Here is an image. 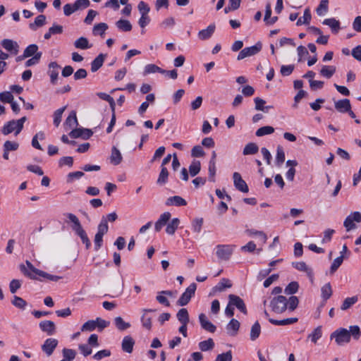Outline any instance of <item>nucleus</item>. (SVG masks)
I'll return each instance as SVG.
<instances>
[{
    "label": "nucleus",
    "mask_w": 361,
    "mask_h": 361,
    "mask_svg": "<svg viewBox=\"0 0 361 361\" xmlns=\"http://www.w3.org/2000/svg\"><path fill=\"white\" fill-rule=\"evenodd\" d=\"M60 68L61 66L55 61L51 62L49 64L47 73L50 77V82L52 85H56L57 83Z\"/></svg>",
    "instance_id": "10"
},
{
    "label": "nucleus",
    "mask_w": 361,
    "mask_h": 361,
    "mask_svg": "<svg viewBox=\"0 0 361 361\" xmlns=\"http://www.w3.org/2000/svg\"><path fill=\"white\" fill-rule=\"evenodd\" d=\"M11 303L17 308L24 310L27 306V302L22 298L14 295Z\"/></svg>",
    "instance_id": "50"
},
{
    "label": "nucleus",
    "mask_w": 361,
    "mask_h": 361,
    "mask_svg": "<svg viewBox=\"0 0 361 361\" xmlns=\"http://www.w3.org/2000/svg\"><path fill=\"white\" fill-rule=\"evenodd\" d=\"M155 310L152 309H143L142 310V317H141V322L142 326L147 329L150 330L152 329V317L149 315L150 312H154Z\"/></svg>",
    "instance_id": "15"
},
{
    "label": "nucleus",
    "mask_w": 361,
    "mask_h": 361,
    "mask_svg": "<svg viewBox=\"0 0 361 361\" xmlns=\"http://www.w3.org/2000/svg\"><path fill=\"white\" fill-rule=\"evenodd\" d=\"M180 224V219L178 218H174L171 219L166 224V232L169 235H173L178 228Z\"/></svg>",
    "instance_id": "29"
},
{
    "label": "nucleus",
    "mask_w": 361,
    "mask_h": 361,
    "mask_svg": "<svg viewBox=\"0 0 361 361\" xmlns=\"http://www.w3.org/2000/svg\"><path fill=\"white\" fill-rule=\"evenodd\" d=\"M68 219V223L71 224V227L72 230L75 232V235H77L81 239L82 242L85 245L87 249H89L91 246V242L82 228L78 218L72 213H68L66 214Z\"/></svg>",
    "instance_id": "2"
},
{
    "label": "nucleus",
    "mask_w": 361,
    "mask_h": 361,
    "mask_svg": "<svg viewBox=\"0 0 361 361\" xmlns=\"http://www.w3.org/2000/svg\"><path fill=\"white\" fill-rule=\"evenodd\" d=\"M215 25L211 24L206 29L202 30L198 32V37L201 40H205L212 37L215 31Z\"/></svg>",
    "instance_id": "22"
},
{
    "label": "nucleus",
    "mask_w": 361,
    "mask_h": 361,
    "mask_svg": "<svg viewBox=\"0 0 361 361\" xmlns=\"http://www.w3.org/2000/svg\"><path fill=\"white\" fill-rule=\"evenodd\" d=\"M78 119L76 116V113L74 111H72L69 116L66 119L64 125L70 128L75 127L78 126Z\"/></svg>",
    "instance_id": "39"
},
{
    "label": "nucleus",
    "mask_w": 361,
    "mask_h": 361,
    "mask_svg": "<svg viewBox=\"0 0 361 361\" xmlns=\"http://www.w3.org/2000/svg\"><path fill=\"white\" fill-rule=\"evenodd\" d=\"M331 339H334L338 345H343L350 341V333L348 329L339 328L334 331L330 336Z\"/></svg>",
    "instance_id": "4"
},
{
    "label": "nucleus",
    "mask_w": 361,
    "mask_h": 361,
    "mask_svg": "<svg viewBox=\"0 0 361 361\" xmlns=\"http://www.w3.org/2000/svg\"><path fill=\"white\" fill-rule=\"evenodd\" d=\"M230 304L234 307L238 308L241 312L247 314V309L243 300L235 295L231 294L228 295Z\"/></svg>",
    "instance_id": "13"
},
{
    "label": "nucleus",
    "mask_w": 361,
    "mask_h": 361,
    "mask_svg": "<svg viewBox=\"0 0 361 361\" xmlns=\"http://www.w3.org/2000/svg\"><path fill=\"white\" fill-rule=\"evenodd\" d=\"M25 264H21L20 269L23 274L31 279H38V277L48 279L53 281H57L61 279L60 276L51 275L47 272L36 269L30 262L26 261Z\"/></svg>",
    "instance_id": "1"
},
{
    "label": "nucleus",
    "mask_w": 361,
    "mask_h": 361,
    "mask_svg": "<svg viewBox=\"0 0 361 361\" xmlns=\"http://www.w3.org/2000/svg\"><path fill=\"white\" fill-rule=\"evenodd\" d=\"M235 245H217L215 247L216 255L221 260H228L232 255Z\"/></svg>",
    "instance_id": "6"
},
{
    "label": "nucleus",
    "mask_w": 361,
    "mask_h": 361,
    "mask_svg": "<svg viewBox=\"0 0 361 361\" xmlns=\"http://www.w3.org/2000/svg\"><path fill=\"white\" fill-rule=\"evenodd\" d=\"M344 257L343 255H340L339 257H336L333 263L331 264V266L330 267V271L331 274L334 273L338 267L342 264L343 261Z\"/></svg>",
    "instance_id": "60"
},
{
    "label": "nucleus",
    "mask_w": 361,
    "mask_h": 361,
    "mask_svg": "<svg viewBox=\"0 0 361 361\" xmlns=\"http://www.w3.org/2000/svg\"><path fill=\"white\" fill-rule=\"evenodd\" d=\"M214 343L213 339H212V338H208L207 340L201 341L199 343V348L202 351H207V350H211L214 348Z\"/></svg>",
    "instance_id": "52"
},
{
    "label": "nucleus",
    "mask_w": 361,
    "mask_h": 361,
    "mask_svg": "<svg viewBox=\"0 0 361 361\" xmlns=\"http://www.w3.org/2000/svg\"><path fill=\"white\" fill-rule=\"evenodd\" d=\"M46 17L44 15L38 16L34 23H32L29 25V27L32 30H36L37 27H42L45 24Z\"/></svg>",
    "instance_id": "41"
},
{
    "label": "nucleus",
    "mask_w": 361,
    "mask_h": 361,
    "mask_svg": "<svg viewBox=\"0 0 361 361\" xmlns=\"http://www.w3.org/2000/svg\"><path fill=\"white\" fill-rule=\"evenodd\" d=\"M336 109L341 113H346L351 109V104L350 100L348 99H343L335 102Z\"/></svg>",
    "instance_id": "20"
},
{
    "label": "nucleus",
    "mask_w": 361,
    "mask_h": 361,
    "mask_svg": "<svg viewBox=\"0 0 361 361\" xmlns=\"http://www.w3.org/2000/svg\"><path fill=\"white\" fill-rule=\"evenodd\" d=\"M271 310L276 314H281L287 309V299L283 295L273 298L270 302Z\"/></svg>",
    "instance_id": "5"
},
{
    "label": "nucleus",
    "mask_w": 361,
    "mask_h": 361,
    "mask_svg": "<svg viewBox=\"0 0 361 361\" xmlns=\"http://www.w3.org/2000/svg\"><path fill=\"white\" fill-rule=\"evenodd\" d=\"M93 133L91 130L87 128H75L72 130L69 135L72 138L82 137V139H88L92 135Z\"/></svg>",
    "instance_id": "14"
},
{
    "label": "nucleus",
    "mask_w": 361,
    "mask_h": 361,
    "mask_svg": "<svg viewBox=\"0 0 361 361\" xmlns=\"http://www.w3.org/2000/svg\"><path fill=\"white\" fill-rule=\"evenodd\" d=\"M329 11V1L322 0L316 9L317 14L319 16H325Z\"/></svg>",
    "instance_id": "38"
},
{
    "label": "nucleus",
    "mask_w": 361,
    "mask_h": 361,
    "mask_svg": "<svg viewBox=\"0 0 361 361\" xmlns=\"http://www.w3.org/2000/svg\"><path fill=\"white\" fill-rule=\"evenodd\" d=\"M165 72V70L159 68L155 64H147L145 66L144 69V75H148L151 73H164Z\"/></svg>",
    "instance_id": "40"
},
{
    "label": "nucleus",
    "mask_w": 361,
    "mask_h": 361,
    "mask_svg": "<svg viewBox=\"0 0 361 361\" xmlns=\"http://www.w3.org/2000/svg\"><path fill=\"white\" fill-rule=\"evenodd\" d=\"M298 302L296 296H290L288 300H287V308L290 311H293L297 307Z\"/></svg>",
    "instance_id": "63"
},
{
    "label": "nucleus",
    "mask_w": 361,
    "mask_h": 361,
    "mask_svg": "<svg viewBox=\"0 0 361 361\" xmlns=\"http://www.w3.org/2000/svg\"><path fill=\"white\" fill-rule=\"evenodd\" d=\"M312 16L310 13V10L309 8H307L304 11L303 16L300 17L298 21L296 22V25L298 26L302 25H309L311 20Z\"/></svg>",
    "instance_id": "35"
},
{
    "label": "nucleus",
    "mask_w": 361,
    "mask_h": 361,
    "mask_svg": "<svg viewBox=\"0 0 361 361\" xmlns=\"http://www.w3.org/2000/svg\"><path fill=\"white\" fill-rule=\"evenodd\" d=\"M98 97L103 99V100H105L107 102H109L111 109L114 111V106H115V102H114V99L113 97H111L110 95L106 94V93H104V92H99L97 94Z\"/></svg>",
    "instance_id": "61"
},
{
    "label": "nucleus",
    "mask_w": 361,
    "mask_h": 361,
    "mask_svg": "<svg viewBox=\"0 0 361 361\" xmlns=\"http://www.w3.org/2000/svg\"><path fill=\"white\" fill-rule=\"evenodd\" d=\"M108 230H109V226H108V224L106 223V220L101 219V221L97 227V233L104 235V234H106L108 232Z\"/></svg>",
    "instance_id": "62"
},
{
    "label": "nucleus",
    "mask_w": 361,
    "mask_h": 361,
    "mask_svg": "<svg viewBox=\"0 0 361 361\" xmlns=\"http://www.w3.org/2000/svg\"><path fill=\"white\" fill-rule=\"evenodd\" d=\"M176 317L181 324H188L189 323V314L185 308L180 309L178 312Z\"/></svg>",
    "instance_id": "37"
},
{
    "label": "nucleus",
    "mask_w": 361,
    "mask_h": 361,
    "mask_svg": "<svg viewBox=\"0 0 361 361\" xmlns=\"http://www.w3.org/2000/svg\"><path fill=\"white\" fill-rule=\"evenodd\" d=\"M269 322L274 325L278 326H286L294 324L298 322V318L296 317H291V318H287L281 320H276L274 319H269Z\"/></svg>",
    "instance_id": "33"
},
{
    "label": "nucleus",
    "mask_w": 361,
    "mask_h": 361,
    "mask_svg": "<svg viewBox=\"0 0 361 361\" xmlns=\"http://www.w3.org/2000/svg\"><path fill=\"white\" fill-rule=\"evenodd\" d=\"M109 28V26L105 23H99L94 25L92 29V34L94 36H102Z\"/></svg>",
    "instance_id": "32"
},
{
    "label": "nucleus",
    "mask_w": 361,
    "mask_h": 361,
    "mask_svg": "<svg viewBox=\"0 0 361 361\" xmlns=\"http://www.w3.org/2000/svg\"><path fill=\"white\" fill-rule=\"evenodd\" d=\"M3 147L6 151H16L18 149L19 144L15 141L7 140L4 142Z\"/></svg>",
    "instance_id": "58"
},
{
    "label": "nucleus",
    "mask_w": 361,
    "mask_h": 361,
    "mask_svg": "<svg viewBox=\"0 0 361 361\" xmlns=\"http://www.w3.org/2000/svg\"><path fill=\"white\" fill-rule=\"evenodd\" d=\"M187 204V202L180 196H173L169 197L166 201V205L167 206H185Z\"/></svg>",
    "instance_id": "27"
},
{
    "label": "nucleus",
    "mask_w": 361,
    "mask_h": 361,
    "mask_svg": "<svg viewBox=\"0 0 361 361\" xmlns=\"http://www.w3.org/2000/svg\"><path fill=\"white\" fill-rule=\"evenodd\" d=\"M1 46L11 54L16 55L18 53L19 45L18 44L9 39H3L1 42Z\"/></svg>",
    "instance_id": "18"
},
{
    "label": "nucleus",
    "mask_w": 361,
    "mask_h": 361,
    "mask_svg": "<svg viewBox=\"0 0 361 361\" xmlns=\"http://www.w3.org/2000/svg\"><path fill=\"white\" fill-rule=\"evenodd\" d=\"M74 47L76 49H87L91 48L92 45L90 44L88 39L86 37H80L75 41Z\"/></svg>",
    "instance_id": "31"
},
{
    "label": "nucleus",
    "mask_w": 361,
    "mask_h": 361,
    "mask_svg": "<svg viewBox=\"0 0 361 361\" xmlns=\"http://www.w3.org/2000/svg\"><path fill=\"white\" fill-rule=\"evenodd\" d=\"M105 59V54H99L91 63V71L92 72L98 71L102 66Z\"/></svg>",
    "instance_id": "26"
},
{
    "label": "nucleus",
    "mask_w": 361,
    "mask_h": 361,
    "mask_svg": "<svg viewBox=\"0 0 361 361\" xmlns=\"http://www.w3.org/2000/svg\"><path fill=\"white\" fill-rule=\"evenodd\" d=\"M135 341L130 336H126L122 341V349L123 351L130 353L133 350Z\"/></svg>",
    "instance_id": "25"
},
{
    "label": "nucleus",
    "mask_w": 361,
    "mask_h": 361,
    "mask_svg": "<svg viewBox=\"0 0 361 361\" xmlns=\"http://www.w3.org/2000/svg\"><path fill=\"white\" fill-rule=\"evenodd\" d=\"M233 183L237 190L243 192H247L249 189L245 181L242 178L240 174L238 172L233 173Z\"/></svg>",
    "instance_id": "12"
},
{
    "label": "nucleus",
    "mask_w": 361,
    "mask_h": 361,
    "mask_svg": "<svg viewBox=\"0 0 361 361\" xmlns=\"http://www.w3.org/2000/svg\"><path fill=\"white\" fill-rule=\"evenodd\" d=\"M26 120L27 118L23 116L20 119L11 120L6 122L2 128L1 133L4 135H7L12 133H13L16 136L18 135L23 130L24 123Z\"/></svg>",
    "instance_id": "3"
},
{
    "label": "nucleus",
    "mask_w": 361,
    "mask_h": 361,
    "mask_svg": "<svg viewBox=\"0 0 361 361\" xmlns=\"http://www.w3.org/2000/svg\"><path fill=\"white\" fill-rule=\"evenodd\" d=\"M58 345V341L56 338H49L44 341L42 345V350L47 356H50Z\"/></svg>",
    "instance_id": "11"
},
{
    "label": "nucleus",
    "mask_w": 361,
    "mask_h": 361,
    "mask_svg": "<svg viewBox=\"0 0 361 361\" xmlns=\"http://www.w3.org/2000/svg\"><path fill=\"white\" fill-rule=\"evenodd\" d=\"M336 72V68L332 66H323L320 71V73L324 77L330 78Z\"/></svg>",
    "instance_id": "44"
},
{
    "label": "nucleus",
    "mask_w": 361,
    "mask_h": 361,
    "mask_svg": "<svg viewBox=\"0 0 361 361\" xmlns=\"http://www.w3.org/2000/svg\"><path fill=\"white\" fill-rule=\"evenodd\" d=\"M37 45L32 44L26 47L24 50V56H27V58L30 56H34L38 51Z\"/></svg>",
    "instance_id": "56"
},
{
    "label": "nucleus",
    "mask_w": 361,
    "mask_h": 361,
    "mask_svg": "<svg viewBox=\"0 0 361 361\" xmlns=\"http://www.w3.org/2000/svg\"><path fill=\"white\" fill-rule=\"evenodd\" d=\"M40 329L48 336H52L56 333V325L54 322L50 320H43L39 322Z\"/></svg>",
    "instance_id": "17"
},
{
    "label": "nucleus",
    "mask_w": 361,
    "mask_h": 361,
    "mask_svg": "<svg viewBox=\"0 0 361 361\" xmlns=\"http://www.w3.org/2000/svg\"><path fill=\"white\" fill-rule=\"evenodd\" d=\"M285 161V152L281 146H278L276 154V164L277 166H281Z\"/></svg>",
    "instance_id": "49"
},
{
    "label": "nucleus",
    "mask_w": 361,
    "mask_h": 361,
    "mask_svg": "<svg viewBox=\"0 0 361 361\" xmlns=\"http://www.w3.org/2000/svg\"><path fill=\"white\" fill-rule=\"evenodd\" d=\"M171 213L166 212L161 214L154 224V229L157 232H159L163 226H166L171 219Z\"/></svg>",
    "instance_id": "19"
},
{
    "label": "nucleus",
    "mask_w": 361,
    "mask_h": 361,
    "mask_svg": "<svg viewBox=\"0 0 361 361\" xmlns=\"http://www.w3.org/2000/svg\"><path fill=\"white\" fill-rule=\"evenodd\" d=\"M357 301V298L356 296L347 298L344 300L341 308L342 310H346L350 308L353 305H354Z\"/></svg>",
    "instance_id": "57"
},
{
    "label": "nucleus",
    "mask_w": 361,
    "mask_h": 361,
    "mask_svg": "<svg viewBox=\"0 0 361 361\" xmlns=\"http://www.w3.org/2000/svg\"><path fill=\"white\" fill-rule=\"evenodd\" d=\"M117 28L123 32H129L132 30V25L128 20L120 19L116 23Z\"/></svg>",
    "instance_id": "36"
},
{
    "label": "nucleus",
    "mask_w": 361,
    "mask_h": 361,
    "mask_svg": "<svg viewBox=\"0 0 361 361\" xmlns=\"http://www.w3.org/2000/svg\"><path fill=\"white\" fill-rule=\"evenodd\" d=\"M169 171L165 166H161V171L157 180V183L159 185L166 184L168 181Z\"/></svg>",
    "instance_id": "34"
},
{
    "label": "nucleus",
    "mask_w": 361,
    "mask_h": 361,
    "mask_svg": "<svg viewBox=\"0 0 361 361\" xmlns=\"http://www.w3.org/2000/svg\"><path fill=\"white\" fill-rule=\"evenodd\" d=\"M258 146L255 143H249L247 144L244 149H243V154L244 155H249V154H255L258 152Z\"/></svg>",
    "instance_id": "54"
},
{
    "label": "nucleus",
    "mask_w": 361,
    "mask_h": 361,
    "mask_svg": "<svg viewBox=\"0 0 361 361\" xmlns=\"http://www.w3.org/2000/svg\"><path fill=\"white\" fill-rule=\"evenodd\" d=\"M249 235L250 236H257L259 238L260 241L262 242V244H264L267 242V235L260 231H256V230H250L247 231Z\"/></svg>",
    "instance_id": "55"
},
{
    "label": "nucleus",
    "mask_w": 361,
    "mask_h": 361,
    "mask_svg": "<svg viewBox=\"0 0 361 361\" xmlns=\"http://www.w3.org/2000/svg\"><path fill=\"white\" fill-rule=\"evenodd\" d=\"M76 355V352L73 349L64 348L63 350V356L68 361L73 360Z\"/></svg>",
    "instance_id": "64"
},
{
    "label": "nucleus",
    "mask_w": 361,
    "mask_h": 361,
    "mask_svg": "<svg viewBox=\"0 0 361 361\" xmlns=\"http://www.w3.org/2000/svg\"><path fill=\"white\" fill-rule=\"evenodd\" d=\"M355 222H361V213L360 212H352L345 218L343 226L346 231H350L356 228Z\"/></svg>",
    "instance_id": "8"
},
{
    "label": "nucleus",
    "mask_w": 361,
    "mask_h": 361,
    "mask_svg": "<svg viewBox=\"0 0 361 361\" xmlns=\"http://www.w3.org/2000/svg\"><path fill=\"white\" fill-rule=\"evenodd\" d=\"M322 326H318L316 327L312 333L307 336V339L310 340L311 342L316 344L319 339L322 336Z\"/></svg>",
    "instance_id": "30"
},
{
    "label": "nucleus",
    "mask_w": 361,
    "mask_h": 361,
    "mask_svg": "<svg viewBox=\"0 0 361 361\" xmlns=\"http://www.w3.org/2000/svg\"><path fill=\"white\" fill-rule=\"evenodd\" d=\"M274 132V128L272 126H266L259 128L255 133L257 137H262L266 135L272 134Z\"/></svg>",
    "instance_id": "48"
},
{
    "label": "nucleus",
    "mask_w": 361,
    "mask_h": 361,
    "mask_svg": "<svg viewBox=\"0 0 361 361\" xmlns=\"http://www.w3.org/2000/svg\"><path fill=\"white\" fill-rule=\"evenodd\" d=\"M114 323L116 328L121 331L126 330L130 326V324L126 322L121 317H117L114 319Z\"/></svg>",
    "instance_id": "51"
},
{
    "label": "nucleus",
    "mask_w": 361,
    "mask_h": 361,
    "mask_svg": "<svg viewBox=\"0 0 361 361\" xmlns=\"http://www.w3.org/2000/svg\"><path fill=\"white\" fill-rule=\"evenodd\" d=\"M322 298L323 300H328L332 295V289L329 283L324 285L321 288Z\"/></svg>",
    "instance_id": "47"
},
{
    "label": "nucleus",
    "mask_w": 361,
    "mask_h": 361,
    "mask_svg": "<svg viewBox=\"0 0 361 361\" xmlns=\"http://www.w3.org/2000/svg\"><path fill=\"white\" fill-rule=\"evenodd\" d=\"M197 289V285L195 283H192L180 295V298L177 301V304L180 306L186 305L190 300L192 296L195 295V290Z\"/></svg>",
    "instance_id": "7"
},
{
    "label": "nucleus",
    "mask_w": 361,
    "mask_h": 361,
    "mask_svg": "<svg viewBox=\"0 0 361 361\" xmlns=\"http://www.w3.org/2000/svg\"><path fill=\"white\" fill-rule=\"evenodd\" d=\"M240 322L237 319H232L226 326V331L230 336H234L238 334Z\"/></svg>",
    "instance_id": "23"
},
{
    "label": "nucleus",
    "mask_w": 361,
    "mask_h": 361,
    "mask_svg": "<svg viewBox=\"0 0 361 361\" xmlns=\"http://www.w3.org/2000/svg\"><path fill=\"white\" fill-rule=\"evenodd\" d=\"M293 266L298 271L305 272L307 276L310 278V279L311 281L313 280V271L310 267H309L306 264V263H305L304 262H295L293 263Z\"/></svg>",
    "instance_id": "21"
},
{
    "label": "nucleus",
    "mask_w": 361,
    "mask_h": 361,
    "mask_svg": "<svg viewBox=\"0 0 361 361\" xmlns=\"http://www.w3.org/2000/svg\"><path fill=\"white\" fill-rule=\"evenodd\" d=\"M231 287V283L228 279H222L220 282L214 288V291L222 292L226 288Z\"/></svg>",
    "instance_id": "45"
},
{
    "label": "nucleus",
    "mask_w": 361,
    "mask_h": 361,
    "mask_svg": "<svg viewBox=\"0 0 361 361\" xmlns=\"http://www.w3.org/2000/svg\"><path fill=\"white\" fill-rule=\"evenodd\" d=\"M261 326L258 322H256L252 326L250 330V339L256 340L260 335Z\"/></svg>",
    "instance_id": "46"
},
{
    "label": "nucleus",
    "mask_w": 361,
    "mask_h": 361,
    "mask_svg": "<svg viewBox=\"0 0 361 361\" xmlns=\"http://www.w3.org/2000/svg\"><path fill=\"white\" fill-rule=\"evenodd\" d=\"M123 159L121 152L115 147L111 149V153L110 156V161L114 165H118Z\"/></svg>",
    "instance_id": "28"
},
{
    "label": "nucleus",
    "mask_w": 361,
    "mask_h": 361,
    "mask_svg": "<svg viewBox=\"0 0 361 361\" xmlns=\"http://www.w3.org/2000/svg\"><path fill=\"white\" fill-rule=\"evenodd\" d=\"M66 106H63L54 113V124L58 127L61 121L62 115L66 110Z\"/></svg>",
    "instance_id": "53"
},
{
    "label": "nucleus",
    "mask_w": 361,
    "mask_h": 361,
    "mask_svg": "<svg viewBox=\"0 0 361 361\" xmlns=\"http://www.w3.org/2000/svg\"><path fill=\"white\" fill-rule=\"evenodd\" d=\"M262 48L261 42H257L255 45L245 47L242 49L238 55L237 59L242 60L245 58L250 57L258 54Z\"/></svg>",
    "instance_id": "9"
},
{
    "label": "nucleus",
    "mask_w": 361,
    "mask_h": 361,
    "mask_svg": "<svg viewBox=\"0 0 361 361\" xmlns=\"http://www.w3.org/2000/svg\"><path fill=\"white\" fill-rule=\"evenodd\" d=\"M199 322L201 327L209 333L215 332L216 327L207 318L205 314L201 313L199 315Z\"/></svg>",
    "instance_id": "16"
},
{
    "label": "nucleus",
    "mask_w": 361,
    "mask_h": 361,
    "mask_svg": "<svg viewBox=\"0 0 361 361\" xmlns=\"http://www.w3.org/2000/svg\"><path fill=\"white\" fill-rule=\"evenodd\" d=\"M299 288L298 282L293 281L290 283L285 288V293L288 295L295 293Z\"/></svg>",
    "instance_id": "59"
},
{
    "label": "nucleus",
    "mask_w": 361,
    "mask_h": 361,
    "mask_svg": "<svg viewBox=\"0 0 361 361\" xmlns=\"http://www.w3.org/2000/svg\"><path fill=\"white\" fill-rule=\"evenodd\" d=\"M201 169V164L198 160H193L189 166V173L191 176H195Z\"/></svg>",
    "instance_id": "42"
},
{
    "label": "nucleus",
    "mask_w": 361,
    "mask_h": 361,
    "mask_svg": "<svg viewBox=\"0 0 361 361\" xmlns=\"http://www.w3.org/2000/svg\"><path fill=\"white\" fill-rule=\"evenodd\" d=\"M322 23L331 27L332 32L334 33H338L341 29L340 22L334 18H326L324 20Z\"/></svg>",
    "instance_id": "24"
},
{
    "label": "nucleus",
    "mask_w": 361,
    "mask_h": 361,
    "mask_svg": "<svg viewBox=\"0 0 361 361\" xmlns=\"http://www.w3.org/2000/svg\"><path fill=\"white\" fill-rule=\"evenodd\" d=\"M203 222L204 221L202 218L194 219L191 224V228L192 231L196 233H200L202 231Z\"/></svg>",
    "instance_id": "43"
}]
</instances>
